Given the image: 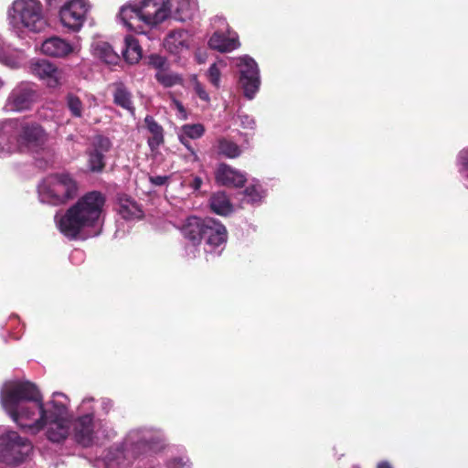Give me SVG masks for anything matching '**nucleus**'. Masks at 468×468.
<instances>
[{"label": "nucleus", "mask_w": 468, "mask_h": 468, "mask_svg": "<svg viewBox=\"0 0 468 468\" xmlns=\"http://www.w3.org/2000/svg\"><path fill=\"white\" fill-rule=\"evenodd\" d=\"M3 409L17 426L30 434L45 431L46 438L53 443H61L72 434L79 445L89 448L101 445L117 436L112 422L95 418L96 401L84 398L77 408L78 416L69 414V399L61 392H54L43 401L38 388L27 380L6 381L0 390Z\"/></svg>", "instance_id": "obj_1"}, {"label": "nucleus", "mask_w": 468, "mask_h": 468, "mask_svg": "<svg viewBox=\"0 0 468 468\" xmlns=\"http://www.w3.org/2000/svg\"><path fill=\"white\" fill-rule=\"evenodd\" d=\"M105 197L98 191H91L81 197L65 213H57L55 222L59 231L68 239H75L84 229H90V236L101 231Z\"/></svg>", "instance_id": "obj_2"}, {"label": "nucleus", "mask_w": 468, "mask_h": 468, "mask_svg": "<svg viewBox=\"0 0 468 468\" xmlns=\"http://www.w3.org/2000/svg\"><path fill=\"white\" fill-rule=\"evenodd\" d=\"M165 436L161 430L142 427L131 430L122 445L110 447L104 456L96 459V468H120L125 465L126 453L134 457L146 452H158L165 448Z\"/></svg>", "instance_id": "obj_3"}, {"label": "nucleus", "mask_w": 468, "mask_h": 468, "mask_svg": "<svg viewBox=\"0 0 468 468\" xmlns=\"http://www.w3.org/2000/svg\"><path fill=\"white\" fill-rule=\"evenodd\" d=\"M182 233L189 241L186 252L191 258L196 257V247L202 242L207 261L213 260L222 254L228 241L226 227L213 218L189 217L182 228Z\"/></svg>", "instance_id": "obj_4"}, {"label": "nucleus", "mask_w": 468, "mask_h": 468, "mask_svg": "<svg viewBox=\"0 0 468 468\" xmlns=\"http://www.w3.org/2000/svg\"><path fill=\"white\" fill-rule=\"evenodd\" d=\"M169 17L167 1L142 0L121 7L119 19L130 31L145 34L146 28L155 27Z\"/></svg>", "instance_id": "obj_5"}, {"label": "nucleus", "mask_w": 468, "mask_h": 468, "mask_svg": "<svg viewBox=\"0 0 468 468\" xmlns=\"http://www.w3.org/2000/svg\"><path fill=\"white\" fill-rule=\"evenodd\" d=\"M17 134L18 152L31 154L36 165L48 169L56 162V153L48 144V133L37 122H25Z\"/></svg>", "instance_id": "obj_6"}, {"label": "nucleus", "mask_w": 468, "mask_h": 468, "mask_svg": "<svg viewBox=\"0 0 468 468\" xmlns=\"http://www.w3.org/2000/svg\"><path fill=\"white\" fill-rule=\"evenodd\" d=\"M79 191V184L69 172L48 175L37 185L38 198L41 203L60 206L74 199Z\"/></svg>", "instance_id": "obj_7"}, {"label": "nucleus", "mask_w": 468, "mask_h": 468, "mask_svg": "<svg viewBox=\"0 0 468 468\" xmlns=\"http://www.w3.org/2000/svg\"><path fill=\"white\" fill-rule=\"evenodd\" d=\"M8 19L11 27L17 31L39 33L47 27L39 0H15L8 9Z\"/></svg>", "instance_id": "obj_8"}, {"label": "nucleus", "mask_w": 468, "mask_h": 468, "mask_svg": "<svg viewBox=\"0 0 468 468\" xmlns=\"http://www.w3.org/2000/svg\"><path fill=\"white\" fill-rule=\"evenodd\" d=\"M47 5L57 11V18L68 33H79L84 27L91 9L89 0H45Z\"/></svg>", "instance_id": "obj_9"}, {"label": "nucleus", "mask_w": 468, "mask_h": 468, "mask_svg": "<svg viewBox=\"0 0 468 468\" xmlns=\"http://www.w3.org/2000/svg\"><path fill=\"white\" fill-rule=\"evenodd\" d=\"M32 451L30 441L16 431H7L0 435V461L16 465L23 463Z\"/></svg>", "instance_id": "obj_10"}, {"label": "nucleus", "mask_w": 468, "mask_h": 468, "mask_svg": "<svg viewBox=\"0 0 468 468\" xmlns=\"http://www.w3.org/2000/svg\"><path fill=\"white\" fill-rule=\"evenodd\" d=\"M38 92L35 84L27 81H22L16 85L10 91L5 110L12 112H21L28 111L37 101Z\"/></svg>", "instance_id": "obj_11"}, {"label": "nucleus", "mask_w": 468, "mask_h": 468, "mask_svg": "<svg viewBox=\"0 0 468 468\" xmlns=\"http://www.w3.org/2000/svg\"><path fill=\"white\" fill-rule=\"evenodd\" d=\"M236 66L239 69V83L243 89L244 96L248 100H252L261 86L258 64L251 57L244 55L237 59Z\"/></svg>", "instance_id": "obj_12"}, {"label": "nucleus", "mask_w": 468, "mask_h": 468, "mask_svg": "<svg viewBox=\"0 0 468 468\" xmlns=\"http://www.w3.org/2000/svg\"><path fill=\"white\" fill-rule=\"evenodd\" d=\"M112 148V142L103 135H97L92 139L90 147L87 151L88 167L90 172L100 173L105 166V154Z\"/></svg>", "instance_id": "obj_13"}, {"label": "nucleus", "mask_w": 468, "mask_h": 468, "mask_svg": "<svg viewBox=\"0 0 468 468\" xmlns=\"http://www.w3.org/2000/svg\"><path fill=\"white\" fill-rule=\"evenodd\" d=\"M29 70L50 88H56L60 83L59 70L47 59H32L29 64Z\"/></svg>", "instance_id": "obj_14"}, {"label": "nucleus", "mask_w": 468, "mask_h": 468, "mask_svg": "<svg viewBox=\"0 0 468 468\" xmlns=\"http://www.w3.org/2000/svg\"><path fill=\"white\" fill-rule=\"evenodd\" d=\"M169 17L176 21L192 20L198 12L197 0H166Z\"/></svg>", "instance_id": "obj_15"}, {"label": "nucleus", "mask_w": 468, "mask_h": 468, "mask_svg": "<svg viewBox=\"0 0 468 468\" xmlns=\"http://www.w3.org/2000/svg\"><path fill=\"white\" fill-rule=\"evenodd\" d=\"M40 50L48 57L64 58L75 52V46L65 38L53 36L42 42Z\"/></svg>", "instance_id": "obj_16"}, {"label": "nucleus", "mask_w": 468, "mask_h": 468, "mask_svg": "<svg viewBox=\"0 0 468 468\" xmlns=\"http://www.w3.org/2000/svg\"><path fill=\"white\" fill-rule=\"evenodd\" d=\"M18 152L16 123L7 120L0 123V158Z\"/></svg>", "instance_id": "obj_17"}, {"label": "nucleus", "mask_w": 468, "mask_h": 468, "mask_svg": "<svg viewBox=\"0 0 468 468\" xmlns=\"http://www.w3.org/2000/svg\"><path fill=\"white\" fill-rule=\"evenodd\" d=\"M215 178L218 184L225 186L240 187L247 181L246 175L227 164H220L216 172Z\"/></svg>", "instance_id": "obj_18"}, {"label": "nucleus", "mask_w": 468, "mask_h": 468, "mask_svg": "<svg viewBox=\"0 0 468 468\" xmlns=\"http://www.w3.org/2000/svg\"><path fill=\"white\" fill-rule=\"evenodd\" d=\"M243 203L258 207L261 205L267 197V188L260 180L253 178L241 192Z\"/></svg>", "instance_id": "obj_19"}, {"label": "nucleus", "mask_w": 468, "mask_h": 468, "mask_svg": "<svg viewBox=\"0 0 468 468\" xmlns=\"http://www.w3.org/2000/svg\"><path fill=\"white\" fill-rule=\"evenodd\" d=\"M208 46L219 52H230L239 47V42L235 32H229L226 36L222 32L216 31L209 38Z\"/></svg>", "instance_id": "obj_20"}, {"label": "nucleus", "mask_w": 468, "mask_h": 468, "mask_svg": "<svg viewBox=\"0 0 468 468\" xmlns=\"http://www.w3.org/2000/svg\"><path fill=\"white\" fill-rule=\"evenodd\" d=\"M90 48L92 55L106 64L115 65L120 60L118 53L112 45L101 37L92 40Z\"/></svg>", "instance_id": "obj_21"}, {"label": "nucleus", "mask_w": 468, "mask_h": 468, "mask_svg": "<svg viewBox=\"0 0 468 468\" xmlns=\"http://www.w3.org/2000/svg\"><path fill=\"white\" fill-rule=\"evenodd\" d=\"M188 38L186 30H174L166 36L164 47L169 53L178 55L189 48Z\"/></svg>", "instance_id": "obj_22"}, {"label": "nucleus", "mask_w": 468, "mask_h": 468, "mask_svg": "<svg viewBox=\"0 0 468 468\" xmlns=\"http://www.w3.org/2000/svg\"><path fill=\"white\" fill-rule=\"evenodd\" d=\"M113 87L112 97L114 104L127 111L132 116H134L135 107L131 90L122 82L114 83Z\"/></svg>", "instance_id": "obj_23"}, {"label": "nucleus", "mask_w": 468, "mask_h": 468, "mask_svg": "<svg viewBox=\"0 0 468 468\" xmlns=\"http://www.w3.org/2000/svg\"><path fill=\"white\" fill-rule=\"evenodd\" d=\"M117 211L122 218L127 220L140 218L143 216L140 207L129 197L120 198Z\"/></svg>", "instance_id": "obj_24"}, {"label": "nucleus", "mask_w": 468, "mask_h": 468, "mask_svg": "<svg viewBox=\"0 0 468 468\" xmlns=\"http://www.w3.org/2000/svg\"><path fill=\"white\" fill-rule=\"evenodd\" d=\"M211 210L220 216H227L232 212V205L224 192H218L209 199Z\"/></svg>", "instance_id": "obj_25"}, {"label": "nucleus", "mask_w": 468, "mask_h": 468, "mask_svg": "<svg viewBox=\"0 0 468 468\" xmlns=\"http://www.w3.org/2000/svg\"><path fill=\"white\" fill-rule=\"evenodd\" d=\"M125 48L122 50L124 59L130 64L138 62L142 58V48L139 41L133 36L128 35L124 38Z\"/></svg>", "instance_id": "obj_26"}, {"label": "nucleus", "mask_w": 468, "mask_h": 468, "mask_svg": "<svg viewBox=\"0 0 468 468\" xmlns=\"http://www.w3.org/2000/svg\"><path fill=\"white\" fill-rule=\"evenodd\" d=\"M144 122L147 130L152 133V137L148 140L149 146L151 148L159 146L164 142V130L162 126L151 115L145 116Z\"/></svg>", "instance_id": "obj_27"}, {"label": "nucleus", "mask_w": 468, "mask_h": 468, "mask_svg": "<svg viewBox=\"0 0 468 468\" xmlns=\"http://www.w3.org/2000/svg\"><path fill=\"white\" fill-rule=\"evenodd\" d=\"M218 154L227 158H237L242 151L240 147L231 140L225 137H220L217 140Z\"/></svg>", "instance_id": "obj_28"}, {"label": "nucleus", "mask_w": 468, "mask_h": 468, "mask_svg": "<svg viewBox=\"0 0 468 468\" xmlns=\"http://www.w3.org/2000/svg\"><path fill=\"white\" fill-rule=\"evenodd\" d=\"M155 79L165 88L173 87L181 81V78L178 74L168 71L167 69L156 71Z\"/></svg>", "instance_id": "obj_29"}, {"label": "nucleus", "mask_w": 468, "mask_h": 468, "mask_svg": "<svg viewBox=\"0 0 468 468\" xmlns=\"http://www.w3.org/2000/svg\"><path fill=\"white\" fill-rule=\"evenodd\" d=\"M166 468H192V463L188 455L185 452H179L170 457L165 463Z\"/></svg>", "instance_id": "obj_30"}, {"label": "nucleus", "mask_w": 468, "mask_h": 468, "mask_svg": "<svg viewBox=\"0 0 468 468\" xmlns=\"http://www.w3.org/2000/svg\"><path fill=\"white\" fill-rule=\"evenodd\" d=\"M66 103L73 117H82L84 107L82 101L78 96L73 93H69L66 97Z\"/></svg>", "instance_id": "obj_31"}, {"label": "nucleus", "mask_w": 468, "mask_h": 468, "mask_svg": "<svg viewBox=\"0 0 468 468\" xmlns=\"http://www.w3.org/2000/svg\"><path fill=\"white\" fill-rule=\"evenodd\" d=\"M456 167L461 176L468 181V147L463 148L458 153Z\"/></svg>", "instance_id": "obj_32"}, {"label": "nucleus", "mask_w": 468, "mask_h": 468, "mask_svg": "<svg viewBox=\"0 0 468 468\" xmlns=\"http://www.w3.org/2000/svg\"><path fill=\"white\" fill-rule=\"evenodd\" d=\"M180 130L192 140L199 139L205 133V127L201 123L185 124Z\"/></svg>", "instance_id": "obj_33"}, {"label": "nucleus", "mask_w": 468, "mask_h": 468, "mask_svg": "<svg viewBox=\"0 0 468 468\" xmlns=\"http://www.w3.org/2000/svg\"><path fill=\"white\" fill-rule=\"evenodd\" d=\"M193 89L197 96L203 101L208 103L210 101V96L206 90L204 85L197 79L193 78Z\"/></svg>", "instance_id": "obj_34"}, {"label": "nucleus", "mask_w": 468, "mask_h": 468, "mask_svg": "<svg viewBox=\"0 0 468 468\" xmlns=\"http://www.w3.org/2000/svg\"><path fill=\"white\" fill-rule=\"evenodd\" d=\"M220 70L216 63H213L210 65L207 72V77L209 80V82L215 87L218 88L220 85Z\"/></svg>", "instance_id": "obj_35"}, {"label": "nucleus", "mask_w": 468, "mask_h": 468, "mask_svg": "<svg viewBox=\"0 0 468 468\" xmlns=\"http://www.w3.org/2000/svg\"><path fill=\"white\" fill-rule=\"evenodd\" d=\"M149 64L157 71L167 69V60L165 57L153 54L149 56Z\"/></svg>", "instance_id": "obj_36"}, {"label": "nucleus", "mask_w": 468, "mask_h": 468, "mask_svg": "<svg viewBox=\"0 0 468 468\" xmlns=\"http://www.w3.org/2000/svg\"><path fill=\"white\" fill-rule=\"evenodd\" d=\"M177 136L179 142L189 151L190 154L193 156V161H197L198 156L195 149L191 146L189 143V138L184 134V133L179 129L177 132Z\"/></svg>", "instance_id": "obj_37"}, {"label": "nucleus", "mask_w": 468, "mask_h": 468, "mask_svg": "<svg viewBox=\"0 0 468 468\" xmlns=\"http://www.w3.org/2000/svg\"><path fill=\"white\" fill-rule=\"evenodd\" d=\"M96 410L100 408L101 411L104 415H108L113 408V401L108 398H101L96 400Z\"/></svg>", "instance_id": "obj_38"}, {"label": "nucleus", "mask_w": 468, "mask_h": 468, "mask_svg": "<svg viewBox=\"0 0 468 468\" xmlns=\"http://www.w3.org/2000/svg\"><path fill=\"white\" fill-rule=\"evenodd\" d=\"M172 107L176 111V117L179 120L185 121L187 119V112L184 105L177 100L174 99Z\"/></svg>", "instance_id": "obj_39"}, {"label": "nucleus", "mask_w": 468, "mask_h": 468, "mask_svg": "<svg viewBox=\"0 0 468 468\" xmlns=\"http://www.w3.org/2000/svg\"><path fill=\"white\" fill-rule=\"evenodd\" d=\"M239 119L242 128L250 130H253L255 128L256 122L251 116L248 114H239Z\"/></svg>", "instance_id": "obj_40"}, {"label": "nucleus", "mask_w": 468, "mask_h": 468, "mask_svg": "<svg viewBox=\"0 0 468 468\" xmlns=\"http://www.w3.org/2000/svg\"><path fill=\"white\" fill-rule=\"evenodd\" d=\"M169 177L167 176H150V182L154 186H164L167 183Z\"/></svg>", "instance_id": "obj_41"}, {"label": "nucleus", "mask_w": 468, "mask_h": 468, "mask_svg": "<svg viewBox=\"0 0 468 468\" xmlns=\"http://www.w3.org/2000/svg\"><path fill=\"white\" fill-rule=\"evenodd\" d=\"M202 184H203L202 178L199 176H196V177H194V179L191 183V186L194 190H199Z\"/></svg>", "instance_id": "obj_42"}, {"label": "nucleus", "mask_w": 468, "mask_h": 468, "mask_svg": "<svg viewBox=\"0 0 468 468\" xmlns=\"http://www.w3.org/2000/svg\"><path fill=\"white\" fill-rule=\"evenodd\" d=\"M196 59L199 64H203L206 61V55L201 51L196 53Z\"/></svg>", "instance_id": "obj_43"}, {"label": "nucleus", "mask_w": 468, "mask_h": 468, "mask_svg": "<svg viewBox=\"0 0 468 468\" xmlns=\"http://www.w3.org/2000/svg\"><path fill=\"white\" fill-rule=\"evenodd\" d=\"M377 468H393V467L388 462L382 461L378 463Z\"/></svg>", "instance_id": "obj_44"}, {"label": "nucleus", "mask_w": 468, "mask_h": 468, "mask_svg": "<svg viewBox=\"0 0 468 468\" xmlns=\"http://www.w3.org/2000/svg\"><path fill=\"white\" fill-rule=\"evenodd\" d=\"M75 256H82V251L81 250H75L72 254V258L75 257Z\"/></svg>", "instance_id": "obj_45"}, {"label": "nucleus", "mask_w": 468, "mask_h": 468, "mask_svg": "<svg viewBox=\"0 0 468 468\" xmlns=\"http://www.w3.org/2000/svg\"><path fill=\"white\" fill-rule=\"evenodd\" d=\"M4 86V82L2 81V80L0 79V89Z\"/></svg>", "instance_id": "obj_46"}]
</instances>
